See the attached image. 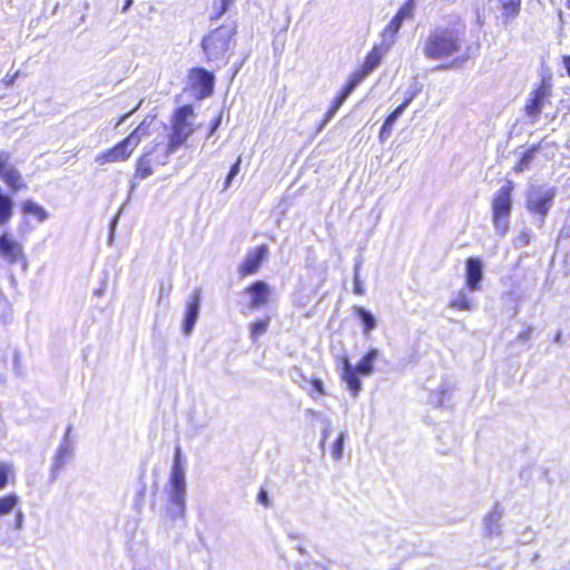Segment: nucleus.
I'll list each match as a JSON object with an SVG mask.
<instances>
[{
    "instance_id": "f257e3e1",
    "label": "nucleus",
    "mask_w": 570,
    "mask_h": 570,
    "mask_svg": "<svg viewBox=\"0 0 570 570\" xmlns=\"http://www.w3.org/2000/svg\"><path fill=\"white\" fill-rule=\"evenodd\" d=\"M464 42L461 27L435 26L431 28L422 41L421 50L429 60H443L456 56Z\"/></svg>"
},
{
    "instance_id": "f03ea898",
    "label": "nucleus",
    "mask_w": 570,
    "mask_h": 570,
    "mask_svg": "<svg viewBox=\"0 0 570 570\" xmlns=\"http://www.w3.org/2000/svg\"><path fill=\"white\" fill-rule=\"evenodd\" d=\"M237 33V23L220 24L210 30L200 42L205 61L207 63L222 62L226 65L234 38Z\"/></svg>"
},
{
    "instance_id": "7ed1b4c3",
    "label": "nucleus",
    "mask_w": 570,
    "mask_h": 570,
    "mask_svg": "<svg viewBox=\"0 0 570 570\" xmlns=\"http://www.w3.org/2000/svg\"><path fill=\"white\" fill-rule=\"evenodd\" d=\"M150 135L149 124L141 121L125 138L115 144L112 147L99 153L95 157V163L99 166L108 164L127 161L140 145L144 138Z\"/></svg>"
},
{
    "instance_id": "20e7f679",
    "label": "nucleus",
    "mask_w": 570,
    "mask_h": 570,
    "mask_svg": "<svg viewBox=\"0 0 570 570\" xmlns=\"http://www.w3.org/2000/svg\"><path fill=\"white\" fill-rule=\"evenodd\" d=\"M377 357L379 351L371 347L364 353L356 366H352L346 357L343 358L341 380L345 383L347 390L353 396H357L362 389L360 375H371L374 371V362Z\"/></svg>"
},
{
    "instance_id": "39448f33",
    "label": "nucleus",
    "mask_w": 570,
    "mask_h": 570,
    "mask_svg": "<svg viewBox=\"0 0 570 570\" xmlns=\"http://www.w3.org/2000/svg\"><path fill=\"white\" fill-rule=\"evenodd\" d=\"M514 184L512 180H505L493 195L491 203V218L497 233L501 236L509 230V219L512 213Z\"/></svg>"
},
{
    "instance_id": "423d86ee",
    "label": "nucleus",
    "mask_w": 570,
    "mask_h": 570,
    "mask_svg": "<svg viewBox=\"0 0 570 570\" xmlns=\"http://www.w3.org/2000/svg\"><path fill=\"white\" fill-rule=\"evenodd\" d=\"M194 116L191 105H183L176 108L170 118L171 132L168 138L167 154H171L183 146L194 134L195 127L188 118Z\"/></svg>"
},
{
    "instance_id": "0eeeda50",
    "label": "nucleus",
    "mask_w": 570,
    "mask_h": 570,
    "mask_svg": "<svg viewBox=\"0 0 570 570\" xmlns=\"http://www.w3.org/2000/svg\"><path fill=\"white\" fill-rule=\"evenodd\" d=\"M552 96L551 78H542L541 81L531 90L524 106L523 111L527 117L535 121L541 115L544 106Z\"/></svg>"
},
{
    "instance_id": "6e6552de",
    "label": "nucleus",
    "mask_w": 570,
    "mask_h": 570,
    "mask_svg": "<svg viewBox=\"0 0 570 570\" xmlns=\"http://www.w3.org/2000/svg\"><path fill=\"white\" fill-rule=\"evenodd\" d=\"M215 88V75L204 67H193L187 75V89L202 100L210 97Z\"/></svg>"
},
{
    "instance_id": "1a4fd4ad",
    "label": "nucleus",
    "mask_w": 570,
    "mask_h": 570,
    "mask_svg": "<svg viewBox=\"0 0 570 570\" xmlns=\"http://www.w3.org/2000/svg\"><path fill=\"white\" fill-rule=\"evenodd\" d=\"M170 501L179 511L183 512L185 503V475L183 466L181 451L179 446L175 449L174 462L171 466L170 478Z\"/></svg>"
},
{
    "instance_id": "9d476101",
    "label": "nucleus",
    "mask_w": 570,
    "mask_h": 570,
    "mask_svg": "<svg viewBox=\"0 0 570 570\" xmlns=\"http://www.w3.org/2000/svg\"><path fill=\"white\" fill-rule=\"evenodd\" d=\"M0 178L12 194L26 190L28 184L11 161V153L0 150Z\"/></svg>"
},
{
    "instance_id": "9b49d317",
    "label": "nucleus",
    "mask_w": 570,
    "mask_h": 570,
    "mask_svg": "<svg viewBox=\"0 0 570 570\" xmlns=\"http://www.w3.org/2000/svg\"><path fill=\"white\" fill-rule=\"evenodd\" d=\"M415 0H406L390 20V22L383 29L381 37L382 43H390V47L394 42L404 20L412 19L414 17Z\"/></svg>"
},
{
    "instance_id": "f8f14e48",
    "label": "nucleus",
    "mask_w": 570,
    "mask_h": 570,
    "mask_svg": "<svg viewBox=\"0 0 570 570\" xmlns=\"http://www.w3.org/2000/svg\"><path fill=\"white\" fill-rule=\"evenodd\" d=\"M390 49V43L374 45L366 53L365 59L360 68H356L350 77L357 83L362 82L382 61L385 52Z\"/></svg>"
},
{
    "instance_id": "ddd939ff",
    "label": "nucleus",
    "mask_w": 570,
    "mask_h": 570,
    "mask_svg": "<svg viewBox=\"0 0 570 570\" xmlns=\"http://www.w3.org/2000/svg\"><path fill=\"white\" fill-rule=\"evenodd\" d=\"M0 256L10 265L22 263L26 265V257L21 243L12 235L4 232L0 234Z\"/></svg>"
},
{
    "instance_id": "4468645a",
    "label": "nucleus",
    "mask_w": 570,
    "mask_h": 570,
    "mask_svg": "<svg viewBox=\"0 0 570 570\" xmlns=\"http://www.w3.org/2000/svg\"><path fill=\"white\" fill-rule=\"evenodd\" d=\"M243 292L248 295L249 299L247 303V308L249 311L258 309L265 306L271 296V287L264 281H256L246 287H244Z\"/></svg>"
},
{
    "instance_id": "2eb2a0df",
    "label": "nucleus",
    "mask_w": 570,
    "mask_h": 570,
    "mask_svg": "<svg viewBox=\"0 0 570 570\" xmlns=\"http://www.w3.org/2000/svg\"><path fill=\"white\" fill-rule=\"evenodd\" d=\"M268 254V249L265 245H259L255 248L248 250L245 259L238 267V273L240 277H247L249 275L256 274L263 262L266 261Z\"/></svg>"
},
{
    "instance_id": "dca6fc26",
    "label": "nucleus",
    "mask_w": 570,
    "mask_h": 570,
    "mask_svg": "<svg viewBox=\"0 0 570 570\" xmlns=\"http://www.w3.org/2000/svg\"><path fill=\"white\" fill-rule=\"evenodd\" d=\"M417 94L419 90H413L409 92L407 96L403 99V101L390 115H387L379 132V139L381 142H384L391 136L396 119L412 102V100L417 96Z\"/></svg>"
},
{
    "instance_id": "f3484780",
    "label": "nucleus",
    "mask_w": 570,
    "mask_h": 570,
    "mask_svg": "<svg viewBox=\"0 0 570 570\" xmlns=\"http://www.w3.org/2000/svg\"><path fill=\"white\" fill-rule=\"evenodd\" d=\"M554 198V190L551 188L544 193H533L527 200V208L530 213L546 217Z\"/></svg>"
},
{
    "instance_id": "a211bd4d",
    "label": "nucleus",
    "mask_w": 570,
    "mask_h": 570,
    "mask_svg": "<svg viewBox=\"0 0 570 570\" xmlns=\"http://www.w3.org/2000/svg\"><path fill=\"white\" fill-rule=\"evenodd\" d=\"M482 261L479 257H469L465 261V286L474 292L481 288L483 278Z\"/></svg>"
},
{
    "instance_id": "6ab92c4d",
    "label": "nucleus",
    "mask_w": 570,
    "mask_h": 570,
    "mask_svg": "<svg viewBox=\"0 0 570 570\" xmlns=\"http://www.w3.org/2000/svg\"><path fill=\"white\" fill-rule=\"evenodd\" d=\"M358 83L353 80L351 77L346 80L344 86L342 87L341 91L336 95L334 100L332 101L328 110L325 114L324 122L331 119L338 108L342 106V104L346 100V98L353 92V90L356 88Z\"/></svg>"
},
{
    "instance_id": "aec40b11",
    "label": "nucleus",
    "mask_w": 570,
    "mask_h": 570,
    "mask_svg": "<svg viewBox=\"0 0 570 570\" xmlns=\"http://www.w3.org/2000/svg\"><path fill=\"white\" fill-rule=\"evenodd\" d=\"M352 313L358 318L363 334L365 336L370 335V333L376 327V320L373 314L360 305L352 306Z\"/></svg>"
},
{
    "instance_id": "412c9836",
    "label": "nucleus",
    "mask_w": 570,
    "mask_h": 570,
    "mask_svg": "<svg viewBox=\"0 0 570 570\" xmlns=\"http://www.w3.org/2000/svg\"><path fill=\"white\" fill-rule=\"evenodd\" d=\"M504 23L514 20L521 12L522 0H497Z\"/></svg>"
},
{
    "instance_id": "4be33fe9",
    "label": "nucleus",
    "mask_w": 570,
    "mask_h": 570,
    "mask_svg": "<svg viewBox=\"0 0 570 570\" xmlns=\"http://www.w3.org/2000/svg\"><path fill=\"white\" fill-rule=\"evenodd\" d=\"M154 149L144 151L136 160L135 177L139 179L147 178L154 173L150 155Z\"/></svg>"
},
{
    "instance_id": "5701e85b",
    "label": "nucleus",
    "mask_w": 570,
    "mask_h": 570,
    "mask_svg": "<svg viewBox=\"0 0 570 570\" xmlns=\"http://www.w3.org/2000/svg\"><path fill=\"white\" fill-rule=\"evenodd\" d=\"M14 204L12 198L4 194L0 186V226L7 225L13 217Z\"/></svg>"
},
{
    "instance_id": "b1692460",
    "label": "nucleus",
    "mask_w": 570,
    "mask_h": 570,
    "mask_svg": "<svg viewBox=\"0 0 570 570\" xmlns=\"http://www.w3.org/2000/svg\"><path fill=\"white\" fill-rule=\"evenodd\" d=\"M20 208L23 216H35L38 222H45L48 218L46 209L31 199L23 200Z\"/></svg>"
},
{
    "instance_id": "393cba45",
    "label": "nucleus",
    "mask_w": 570,
    "mask_h": 570,
    "mask_svg": "<svg viewBox=\"0 0 570 570\" xmlns=\"http://www.w3.org/2000/svg\"><path fill=\"white\" fill-rule=\"evenodd\" d=\"M540 144L530 146L520 157V159L512 167L513 173L521 174L529 169L531 161L534 159L535 154L540 149Z\"/></svg>"
},
{
    "instance_id": "a878e982",
    "label": "nucleus",
    "mask_w": 570,
    "mask_h": 570,
    "mask_svg": "<svg viewBox=\"0 0 570 570\" xmlns=\"http://www.w3.org/2000/svg\"><path fill=\"white\" fill-rule=\"evenodd\" d=\"M199 308V294L194 293L191 301L187 304L185 320H184V330L185 332H190L194 326Z\"/></svg>"
},
{
    "instance_id": "bb28decb",
    "label": "nucleus",
    "mask_w": 570,
    "mask_h": 570,
    "mask_svg": "<svg viewBox=\"0 0 570 570\" xmlns=\"http://www.w3.org/2000/svg\"><path fill=\"white\" fill-rule=\"evenodd\" d=\"M448 306L454 311H470L472 303L468 295L463 291H460L456 296L449 302Z\"/></svg>"
},
{
    "instance_id": "cd10ccee",
    "label": "nucleus",
    "mask_w": 570,
    "mask_h": 570,
    "mask_svg": "<svg viewBox=\"0 0 570 570\" xmlns=\"http://www.w3.org/2000/svg\"><path fill=\"white\" fill-rule=\"evenodd\" d=\"M19 503V497L16 493H8L0 497V517L9 514Z\"/></svg>"
},
{
    "instance_id": "c85d7f7f",
    "label": "nucleus",
    "mask_w": 570,
    "mask_h": 570,
    "mask_svg": "<svg viewBox=\"0 0 570 570\" xmlns=\"http://www.w3.org/2000/svg\"><path fill=\"white\" fill-rule=\"evenodd\" d=\"M268 325H269L268 316L253 322L249 327L250 337L253 340H257L258 337H261L263 334L266 333Z\"/></svg>"
},
{
    "instance_id": "c756f323",
    "label": "nucleus",
    "mask_w": 570,
    "mask_h": 570,
    "mask_svg": "<svg viewBox=\"0 0 570 570\" xmlns=\"http://www.w3.org/2000/svg\"><path fill=\"white\" fill-rule=\"evenodd\" d=\"M14 479V471L11 464L0 462V490L4 489Z\"/></svg>"
},
{
    "instance_id": "7c9ffc66",
    "label": "nucleus",
    "mask_w": 570,
    "mask_h": 570,
    "mask_svg": "<svg viewBox=\"0 0 570 570\" xmlns=\"http://www.w3.org/2000/svg\"><path fill=\"white\" fill-rule=\"evenodd\" d=\"M233 3L234 0H219V4L214 8V12L210 16V21L218 20L225 12H227Z\"/></svg>"
},
{
    "instance_id": "2f4dec72",
    "label": "nucleus",
    "mask_w": 570,
    "mask_h": 570,
    "mask_svg": "<svg viewBox=\"0 0 570 570\" xmlns=\"http://www.w3.org/2000/svg\"><path fill=\"white\" fill-rule=\"evenodd\" d=\"M240 164H242V157L238 156L237 159L235 160V163L232 165V167L225 178L224 189H227L229 187L230 183L233 181V179L235 178V176L238 175L239 169H240Z\"/></svg>"
},
{
    "instance_id": "473e14b6",
    "label": "nucleus",
    "mask_w": 570,
    "mask_h": 570,
    "mask_svg": "<svg viewBox=\"0 0 570 570\" xmlns=\"http://www.w3.org/2000/svg\"><path fill=\"white\" fill-rule=\"evenodd\" d=\"M345 436L343 433L338 434L332 446V455L335 460H340L343 453Z\"/></svg>"
},
{
    "instance_id": "72a5a7b5",
    "label": "nucleus",
    "mask_w": 570,
    "mask_h": 570,
    "mask_svg": "<svg viewBox=\"0 0 570 570\" xmlns=\"http://www.w3.org/2000/svg\"><path fill=\"white\" fill-rule=\"evenodd\" d=\"M309 384H311V386H312V390H311V392H309V394H311L312 396H314V394H316V395H324V394L326 393V392H325L324 384H323V382H322V380H321V379H318V377H312V379L309 380Z\"/></svg>"
},
{
    "instance_id": "f704fd0d",
    "label": "nucleus",
    "mask_w": 570,
    "mask_h": 570,
    "mask_svg": "<svg viewBox=\"0 0 570 570\" xmlns=\"http://www.w3.org/2000/svg\"><path fill=\"white\" fill-rule=\"evenodd\" d=\"M69 456H70V453L67 449L60 451L57 454L55 463H53V469L56 472L63 468V465L67 462V460L69 459Z\"/></svg>"
},
{
    "instance_id": "c9c22d12",
    "label": "nucleus",
    "mask_w": 570,
    "mask_h": 570,
    "mask_svg": "<svg viewBox=\"0 0 570 570\" xmlns=\"http://www.w3.org/2000/svg\"><path fill=\"white\" fill-rule=\"evenodd\" d=\"M257 501L263 504L264 507L269 505V498L267 495V492L264 489H261L257 494Z\"/></svg>"
},
{
    "instance_id": "e433bc0d",
    "label": "nucleus",
    "mask_w": 570,
    "mask_h": 570,
    "mask_svg": "<svg viewBox=\"0 0 570 570\" xmlns=\"http://www.w3.org/2000/svg\"><path fill=\"white\" fill-rule=\"evenodd\" d=\"M219 124H220V116L216 117L214 119V121L212 122L208 136H212L216 131V129L218 128Z\"/></svg>"
},
{
    "instance_id": "4c0bfd02",
    "label": "nucleus",
    "mask_w": 570,
    "mask_h": 570,
    "mask_svg": "<svg viewBox=\"0 0 570 570\" xmlns=\"http://www.w3.org/2000/svg\"><path fill=\"white\" fill-rule=\"evenodd\" d=\"M19 72H14L13 75L11 76H7L2 81L6 86H11L13 85L16 78L18 77Z\"/></svg>"
},
{
    "instance_id": "58836bf2",
    "label": "nucleus",
    "mask_w": 570,
    "mask_h": 570,
    "mask_svg": "<svg viewBox=\"0 0 570 570\" xmlns=\"http://www.w3.org/2000/svg\"><path fill=\"white\" fill-rule=\"evenodd\" d=\"M563 66L567 70L568 76L570 77V55L562 57Z\"/></svg>"
},
{
    "instance_id": "ea45409f",
    "label": "nucleus",
    "mask_w": 570,
    "mask_h": 570,
    "mask_svg": "<svg viewBox=\"0 0 570 570\" xmlns=\"http://www.w3.org/2000/svg\"><path fill=\"white\" fill-rule=\"evenodd\" d=\"M353 293L356 294V295H363L364 294V288L362 287V285L356 282L353 286Z\"/></svg>"
},
{
    "instance_id": "a19ab883",
    "label": "nucleus",
    "mask_w": 570,
    "mask_h": 570,
    "mask_svg": "<svg viewBox=\"0 0 570 570\" xmlns=\"http://www.w3.org/2000/svg\"><path fill=\"white\" fill-rule=\"evenodd\" d=\"M145 494H146V490L145 489L139 490V492L137 493V503H138V505L142 504L144 499H145Z\"/></svg>"
},
{
    "instance_id": "79ce46f5",
    "label": "nucleus",
    "mask_w": 570,
    "mask_h": 570,
    "mask_svg": "<svg viewBox=\"0 0 570 570\" xmlns=\"http://www.w3.org/2000/svg\"><path fill=\"white\" fill-rule=\"evenodd\" d=\"M131 112L132 111H129V112H126V114L121 115L118 118L117 126L121 125L131 115Z\"/></svg>"
},
{
    "instance_id": "37998d69",
    "label": "nucleus",
    "mask_w": 570,
    "mask_h": 570,
    "mask_svg": "<svg viewBox=\"0 0 570 570\" xmlns=\"http://www.w3.org/2000/svg\"><path fill=\"white\" fill-rule=\"evenodd\" d=\"M132 4V0H126L122 7V11H126Z\"/></svg>"
},
{
    "instance_id": "c03bdc74",
    "label": "nucleus",
    "mask_w": 570,
    "mask_h": 570,
    "mask_svg": "<svg viewBox=\"0 0 570 570\" xmlns=\"http://www.w3.org/2000/svg\"><path fill=\"white\" fill-rule=\"evenodd\" d=\"M328 433H330V432H328L327 430H326V431H324V434H323V438H322V441H321V445H324V443H325V441H326V439H327V436H328Z\"/></svg>"
},
{
    "instance_id": "a18cd8bd",
    "label": "nucleus",
    "mask_w": 570,
    "mask_h": 570,
    "mask_svg": "<svg viewBox=\"0 0 570 570\" xmlns=\"http://www.w3.org/2000/svg\"><path fill=\"white\" fill-rule=\"evenodd\" d=\"M566 7L570 10V0L566 1Z\"/></svg>"
}]
</instances>
